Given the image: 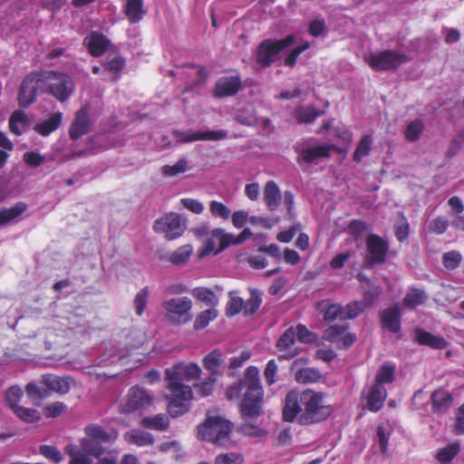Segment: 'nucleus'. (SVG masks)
Masks as SVG:
<instances>
[{"mask_svg":"<svg viewBox=\"0 0 464 464\" xmlns=\"http://www.w3.org/2000/svg\"><path fill=\"white\" fill-rule=\"evenodd\" d=\"M43 383L52 392L59 394H66L70 391V380L66 377H60L54 374H44Z\"/></svg>","mask_w":464,"mask_h":464,"instance_id":"nucleus-22","label":"nucleus"},{"mask_svg":"<svg viewBox=\"0 0 464 464\" xmlns=\"http://www.w3.org/2000/svg\"><path fill=\"white\" fill-rule=\"evenodd\" d=\"M334 149V145L329 144H320L313 146L301 145L298 143L295 147V150L299 154L297 161L299 163H301L302 161L313 163L317 160L328 158L330 156L331 150Z\"/></svg>","mask_w":464,"mask_h":464,"instance_id":"nucleus-15","label":"nucleus"},{"mask_svg":"<svg viewBox=\"0 0 464 464\" xmlns=\"http://www.w3.org/2000/svg\"><path fill=\"white\" fill-rule=\"evenodd\" d=\"M382 325L392 333H399L401 329V312L398 304L384 309L381 314Z\"/></svg>","mask_w":464,"mask_h":464,"instance_id":"nucleus-17","label":"nucleus"},{"mask_svg":"<svg viewBox=\"0 0 464 464\" xmlns=\"http://www.w3.org/2000/svg\"><path fill=\"white\" fill-rule=\"evenodd\" d=\"M193 253V247L191 245H184L173 251L169 256V260L175 266H179L185 264L188 261L190 256Z\"/></svg>","mask_w":464,"mask_h":464,"instance_id":"nucleus-40","label":"nucleus"},{"mask_svg":"<svg viewBox=\"0 0 464 464\" xmlns=\"http://www.w3.org/2000/svg\"><path fill=\"white\" fill-rule=\"evenodd\" d=\"M209 211L215 218L227 220L231 216V210L224 203L218 200H211Z\"/></svg>","mask_w":464,"mask_h":464,"instance_id":"nucleus-50","label":"nucleus"},{"mask_svg":"<svg viewBox=\"0 0 464 464\" xmlns=\"http://www.w3.org/2000/svg\"><path fill=\"white\" fill-rule=\"evenodd\" d=\"M364 303L353 301L343 307L342 320L353 319L357 317L365 309Z\"/></svg>","mask_w":464,"mask_h":464,"instance_id":"nucleus-49","label":"nucleus"},{"mask_svg":"<svg viewBox=\"0 0 464 464\" xmlns=\"http://www.w3.org/2000/svg\"><path fill=\"white\" fill-rule=\"evenodd\" d=\"M233 423L218 414L208 413L206 420L198 426V438L219 447L228 448Z\"/></svg>","mask_w":464,"mask_h":464,"instance_id":"nucleus-4","label":"nucleus"},{"mask_svg":"<svg viewBox=\"0 0 464 464\" xmlns=\"http://www.w3.org/2000/svg\"><path fill=\"white\" fill-rule=\"evenodd\" d=\"M166 319L173 325L188 323L191 318L192 301L187 296L172 297L163 302Z\"/></svg>","mask_w":464,"mask_h":464,"instance_id":"nucleus-5","label":"nucleus"},{"mask_svg":"<svg viewBox=\"0 0 464 464\" xmlns=\"http://www.w3.org/2000/svg\"><path fill=\"white\" fill-rule=\"evenodd\" d=\"M9 127L13 133L21 135L29 127V120L26 114L21 111L13 112L9 120Z\"/></svg>","mask_w":464,"mask_h":464,"instance_id":"nucleus-29","label":"nucleus"},{"mask_svg":"<svg viewBox=\"0 0 464 464\" xmlns=\"http://www.w3.org/2000/svg\"><path fill=\"white\" fill-rule=\"evenodd\" d=\"M315 308L323 314L324 320L333 322L337 318L342 320L343 306L340 304L333 303L330 300L316 302Z\"/></svg>","mask_w":464,"mask_h":464,"instance_id":"nucleus-23","label":"nucleus"},{"mask_svg":"<svg viewBox=\"0 0 464 464\" xmlns=\"http://www.w3.org/2000/svg\"><path fill=\"white\" fill-rule=\"evenodd\" d=\"M281 191L277 184L273 181H267L264 188V201L267 208L271 211L276 210L281 202Z\"/></svg>","mask_w":464,"mask_h":464,"instance_id":"nucleus-24","label":"nucleus"},{"mask_svg":"<svg viewBox=\"0 0 464 464\" xmlns=\"http://www.w3.org/2000/svg\"><path fill=\"white\" fill-rule=\"evenodd\" d=\"M102 443L103 442L100 440H96L86 436L81 440L82 450L89 455L99 458L104 452V448L102 445Z\"/></svg>","mask_w":464,"mask_h":464,"instance_id":"nucleus-39","label":"nucleus"},{"mask_svg":"<svg viewBox=\"0 0 464 464\" xmlns=\"http://www.w3.org/2000/svg\"><path fill=\"white\" fill-rule=\"evenodd\" d=\"M90 121L86 108L80 109L70 128V137L76 140L89 131Z\"/></svg>","mask_w":464,"mask_h":464,"instance_id":"nucleus-19","label":"nucleus"},{"mask_svg":"<svg viewBox=\"0 0 464 464\" xmlns=\"http://www.w3.org/2000/svg\"><path fill=\"white\" fill-rule=\"evenodd\" d=\"M159 450L162 452H172L176 460L182 459L186 456L185 450L178 440L162 442L159 446Z\"/></svg>","mask_w":464,"mask_h":464,"instance_id":"nucleus-48","label":"nucleus"},{"mask_svg":"<svg viewBox=\"0 0 464 464\" xmlns=\"http://www.w3.org/2000/svg\"><path fill=\"white\" fill-rule=\"evenodd\" d=\"M427 295L424 291L420 289H411L403 299V304L406 306L414 308L425 302Z\"/></svg>","mask_w":464,"mask_h":464,"instance_id":"nucleus-47","label":"nucleus"},{"mask_svg":"<svg viewBox=\"0 0 464 464\" xmlns=\"http://www.w3.org/2000/svg\"><path fill=\"white\" fill-rule=\"evenodd\" d=\"M83 43L92 56H101L111 47L110 40L98 32H92L84 38Z\"/></svg>","mask_w":464,"mask_h":464,"instance_id":"nucleus-16","label":"nucleus"},{"mask_svg":"<svg viewBox=\"0 0 464 464\" xmlns=\"http://www.w3.org/2000/svg\"><path fill=\"white\" fill-rule=\"evenodd\" d=\"M395 365L383 363L376 372L374 383L380 387L392 383L395 379Z\"/></svg>","mask_w":464,"mask_h":464,"instance_id":"nucleus-30","label":"nucleus"},{"mask_svg":"<svg viewBox=\"0 0 464 464\" xmlns=\"http://www.w3.org/2000/svg\"><path fill=\"white\" fill-rule=\"evenodd\" d=\"M14 412L20 420L27 423L37 422L42 418L39 411L24 406L16 407Z\"/></svg>","mask_w":464,"mask_h":464,"instance_id":"nucleus-45","label":"nucleus"},{"mask_svg":"<svg viewBox=\"0 0 464 464\" xmlns=\"http://www.w3.org/2000/svg\"><path fill=\"white\" fill-rule=\"evenodd\" d=\"M389 243L381 237L372 234L366 239L365 264L368 266L382 265L386 260Z\"/></svg>","mask_w":464,"mask_h":464,"instance_id":"nucleus-12","label":"nucleus"},{"mask_svg":"<svg viewBox=\"0 0 464 464\" xmlns=\"http://www.w3.org/2000/svg\"><path fill=\"white\" fill-rule=\"evenodd\" d=\"M244 306V301L239 296H230V299L227 304L226 314L228 316H234L239 314Z\"/></svg>","mask_w":464,"mask_h":464,"instance_id":"nucleus-61","label":"nucleus"},{"mask_svg":"<svg viewBox=\"0 0 464 464\" xmlns=\"http://www.w3.org/2000/svg\"><path fill=\"white\" fill-rule=\"evenodd\" d=\"M222 362V353L218 350L210 352L205 356L203 360L204 368L212 375H215L218 372V369L220 368Z\"/></svg>","mask_w":464,"mask_h":464,"instance_id":"nucleus-37","label":"nucleus"},{"mask_svg":"<svg viewBox=\"0 0 464 464\" xmlns=\"http://www.w3.org/2000/svg\"><path fill=\"white\" fill-rule=\"evenodd\" d=\"M261 303L262 298L260 294L257 291H253L251 293V297L246 301L245 304L246 313L249 314H255L261 305Z\"/></svg>","mask_w":464,"mask_h":464,"instance_id":"nucleus-63","label":"nucleus"},{"mask_svg":"<svg viewBox=\"0 0 464 464\" xmlns=\"http://www.w3.org/2000/svg\"><path fill=\"white\" fill-rule=\"evenodd\" d=\"M200 373L201 369L195 362H180L166 371L168 388L171 394L168 412L171 417L178 418L188 411L193 392L191 387L184 382L197 380Z\"/></svg>","mask_w":464,"mask_h":464,"instance_id":"nucleus-1","label":"nucleus"},{"mask_svg":"<svg viewBox=\"0 0 464 464\" xmlns=\"http://www.w3.org/2000/svg\"><path fill=\"white\" fill-rule=\"evenodd\" d=\"M39 451L44 458L55 464L62 462L63 459L62 452L54 446L41 445Z\"/></svg>","mask_w":464,"mask_h":464,"instance_id":"nucleus-55","label":"nucleus"},{"mask_svg":"<svg viewBox=\"0 0 464 464\" xmlns=\"http://www.w3.org/2000/svg\"><path fill=\"white\" fill-rule=\"evenodd\" d=\"M23 391L18 386H12L5 392V400L8 406L14 411L16 407H20L18 403L23 397Z\"/></svg>","mask_w":464,"mask_h":464,"instance_id":"nucleus-54","label":"nucleus"},{"mask_svg":"<svg viewBox=\"0 0 464 464\" xmlns=\"http://www.w3.org/2000/svg\"><path fill=\"white\" fill-rule=\"evenodd\" d=\"M244 457L237 452L221 453L215 458V464H243Z\"/></svg>","mask_w":464,"mask_h":464,"instance_id":"nucleus-57","label":"nucleus"},{"mask_svg":"<svg viewBox=\"0 0 464 464\" xmlns=\"http://www.w3.org/2000/svg\"><path fill=\"white\" fill-rule=\"evenodd\" d=\"M39 92H44L42 72L27 74L20 84L17 96L19 105L24 108L30 106Z\"/></svg>","mask_w":464,"mask_h":464,"instance_id":"nucleus-10","label":"nucleus"},{"mask_svg":"<svg viewBox=\"0 0 464 464\" xmlns=\"http://www.w3.org/2000/svg\"><path fill=\"white\" fill-rule=\"evenodd\" d=\"M173 135L179 142H193L197 140H221L227 137V131L218 130H176Z\"/></svg>","mask_w":464,"mask_h":464,"instance_id":"nucleus-14","label":"nucleus"},{"mask_svg":"<svg viewBox=\"0 0 464 464\" xmlns=\"http://www.w3.org/2000/svg\"><path fill=\"white\" fill-rule=\"evenodd\" d=\"M243 394L240 412L243 417L256 418L262 412L264 392L260 382L259 371L256 366L246 369L244 378L227 391L229 400L237 399Z\"/></svg>","mask_w":464,"mask_h":464,"instance_id":"nucleus-3","label":"nucleus"},{"mask_svg":"<svg viewBox=\"0 0 464 464\" xmlns=\"http://www.w3.org/2000/svg\"><path fill=\"white\" fill-rule=\"evenodd\" d=\"M14 145L6 135L0 131V169L5 166L9 157L8 152L13 150Z\"/></svg>","mask_w":464,"mask_h":464,"instance_id":"nucleus-58","label":"nucleus"},{"mask_svg":"<svg viewBox=\"0 0 464 464\" xmlns=\"http://www.w3.org/2000/svg\"><path fill=\"white\" fill-rule=\"evenodd\" d=\"M232 234L227 233L222 228H215L211 230L204 246L199 252V256L203 257L211 253L218 254L231 246Z\"/></svg>","mask_w":464,"mask_h":464,"instance_id":"nucleus-13","label":"nucleus"},{"mask_svg":"<svg viewBox=\"0 0 464 464\" xmlns=\"http://www.w3.org/2000/svg\"><path fill=\"white\" fill-rule=\"evenodd\" d=\"M186 221L180 215L169 212L156 219L153 229L156 233L163 235L167 240L180 237L186 230Z\"/></svg>","mask_w":464,"mask_h":464,"instance_id":"nucleus-9","label":"nucleus"},{"mask_svg":"<svg viewBox=\"0 0 464 464\" xmlns=\"http://www.w3.org/2000/svg\"><path fill=\"white\" fill-rule=\"evenodd\" d=\"M298 414L302 424L315 423L325 420L331 414V408L324 404L321 392L290 391L285 399L284 420L291 422Z\"/></svg>","mask_w":464,"mask_h":464,"instance_id":"nucleus-2","label":"nucleus"},{"mask_svg":"<svg viewBox=\"0 0 464 464\" xmlns=\"http://www.w3.org/2000/svg\"><path fill=\"white\" fill-rule=\"evenodd\" d=\"M321 115V112L312 107H300L295 111V117L300 122H312Z\"/></svg>","mask_w":464,"mask_h":464,"instance_id":"nucleus-53","label":"nucleus"},{"mask_svg":"<svg viewBox=\"0 0 464 464\" xmlns=\"http://www.w3.org/2000/svg\"><path fill=\"white\" fill-rule=\"evenodd\" d=\"M169 421L165 414L160 413L152 417H144L140 425L157 430H164L169 427Z\"/></svg>","mask_w":464,"mask_h":464,"instance_id":"nucleus-36","label":"nucleus"},{"mask_svg":"<svg viewBox=\"0 0 464 464\" xmlns=\"http://www.w3.org/2000/svg\"><path fill=\"white\" fill-rule=\"evenodd\" d=\"M321 378V372L317 369L311 367L299 369L295 373V381L303 384L317 382Z\"/></svg>","mask_w":464,"mask_h":464,"instance_id":"nucleus-33","label":"nucleus"},{"mask_svg":"<svg viewBox=\"0 0 464 464\" xmlns=\"http://www.w3.org/2000/svg\"><path fill=\"white\" fill-rule=\"evenodd\" d=\"M145 11L142 0H128L125 5V14L131 24L141 20Z\"/></svg>","mask_w":464,"mask_h":464,"instance_id":"nucleus-32","label":"nucleus"},{"mask_svg":"<svg viewBox=\"0 0 464 464\" xmlns=\"http://www.w3.org/2000/svg\"><path fill=\"white\" fill-rule=\"evenodd\" d=\"M188 163L185 158L179 159L174 165H165L161 168V174L165 177H175L188 169Z\"/></svg>","mask_w":464,"mask_h":464,"instance_id":"nucleus-46","label":"nucleus"},{"mask_svg":"<svg viewBox=\"0 0 464 464\" xmlns=\"http://www.w3.org/2000/svg\"><path fill=\"white\" fill-rule=\"evenodd\" d=\"M416 339L420 344L427 345L434 349H444L447 346L446 340L439 335H434L423 330L416 332Z\"/></svg>","mask_w":464,"mask_h":464,"instance_id":"nucleus-26","label":"nucleus"},{"mask_svg":"<svg viewBox=\"0 0 464 464\" xmlns=\"http://www.w3.org/2000/svg\"><path fill=\"white\" fill-rule=\"evenodd\" d=\"M125 65L124 60L120 56H115L103 64L102 72L104 80H116L119 73Z\"/></svg>","mask_w":464,"mask_h":464,"instance_id":"nucleus-31","label":"nucleus"},{"mask_svg":"<svg viewBox=\"0 0 464 464\" xmlns=\"http://www.w3.org/2000/svg\"><path fill=\"white\" fill-rule=\"evenodd\" d=\"M346 330L347 327L345 325H332L324 331V339L337 344L342 339L343 335L345 334Z\"/></svg>","mask_w":464,"mask_h":464,"instance_id":"nucleus-52","label":"nucleus"},{"mask_svg":"<svg viewBox=\"0 0 464 464\" xmlns=\"http://www.w3.org/2000/svg\"><path fill=\"white\" fill-rule=\"evenodd\" d=\"M44 92H50L58 101H66L73 92L72 81L64 74L53 71L42 72Z\"/></svg>","mask_w":464,"mask_h":464,"instance_id":"nucleus-6","label":"nucleus"},{"mask_svg":"<svg viewBox=\"0 0 464 464\" xmlns=\"http://www.w3.org/2000/svg\"><path fill=\"white\" fill-rule=\"evenodd\" d=\"M86 436L100 440L103 443L115 440L118 437L117 433L110 434L102 426L96 423H91L84 428Z\"/></svg>","mask_w":464,"mask_h":464,"instance_id":"nucleus-28","label":"nucleus"},{"mask_svg":"<svg viewBox=\"0 0 464 464\" xmlns=\"http://www.w3.org/2000/svg\"><path fill=\"white\" fill-rule=\"evenodd\" d=\"M150 288L148 286H145L141 288L135 295L133 299V307L135 310V314L139 316H141L143 313L145 312L148 301L150 297Z\"/></svg>","mask_w":464,"mask_h":464,"instance_id":"nucleus-41","label":"nucleus"},{"mask_svg":"<svg viewBox=\"0 0 464 464\" xmlns=\"http://www.w3.org/2000/svg\"><path fill=\"white\" fill-rule=\"evenodd\" d=\"M67 410L68 407L65 403L62 401H55L46 405L44 408V414L47 418H56L66 412Z\"/></svg>","mask_w":464,"mask_h":464,"instance_id":"nucleus-59","label":"nucleus"},{"mask_svg":"<svg viewBox=\"0 0 464 464\" xmlns=\"http://www.w3.org/2000/svg\"><path fill=\"white\" fill-rule=\"evenodd\" d=\"M63 120L62 112H54L53 113L46 121L38 123L34 126V130H36L42 136H48L53 131L57 130Z\"/></svg>","mask_w":464,"mask_h":464,"instance_id":"nucleus-27","label":"nucleus"},{"mask_svg":"<svg viewBox=\"0 0 464 464\" xmlns=\"http://www.w3.org/2000/svg\"><path fill=\"white\" fill-rule=\"evenodd\" d=\"M386 398V390L373 383L365 395L368 410L374 412L378 411L382 407Z\"/></svg>","mask_w":464,"mask_h":464,"instance_id":"nucleus-20","label":"nucleus"},{"mask_svg":"<svg viewBox=\"0 0 464 464\" xmlns=\"http://www.w3.org/2000/svg\"><path fill=\"white\" fill-rule=\"evenodd\" d=\"M241 87V80L238 76H224L216 83L215 93L218 97L232 96Z\"/></svg>","mask_w":464,"mask_h":464,"instance_id":"nucleus-18","label":"nucleus"},{"mask_svg":"<svg viewBox=\"0 0 464 464\" xmlns=\"http://www.w3.org/2000/svg\"><path fill=\"white\" fill-rule=\"evenodd\" d=\"M459 451V444L458 442H453L447 447L440 449L436 458L440 463H448L453 459V458Z\"/></svg>","mask_w":464,"mask_h":464,"instance_id":"nucleus-51","label":"nucleus"},{"mask_svg":"<svg viewBox=\"0 0 464 464\" xmlns=\"http://www.w3.org/2000/svg\"><path fill=\"white\" fill-rule=\"evenodd\" d=\"M365 63L373 70L388 71L396 69L401 64L408 62L404 53L396 51H383L381 53H370L364 56Z\"/></svg>","mask_w":464,"mask_h":464,"instance_id":"nucleus-7","label":"nucleus"},{"mask_svg":"<svg viewBox=\"0 0 464 464\" xmlns=\"http://www.w3.org/2000/svg\"><path fill=\"white\" fill-rule=\"evenodd\" d=\"M26 205L23 202H18L9 208H3L0 210V226H4L19 217L26 210Z\"/></svg>","mask_w":464,"mask_h":464,"instance_id":"nucleus-34","label":"nucleus"},{"mask_svg":"<svg viewBox=\"0 0 464 464\" xmlns=\"http://www.w3.org/2000/svg\"><path fill=\"white\" fill-rule=\"evenodd\" d=\"M461 258V255L457 251L447 252L443 256V265L448 269H454L459 265Z\"/></svg>","mask_w":464,"mask_h":464,"instance_id":"nucleus-64","label":"nucleus"},{"mask_svg":"<svg viewBox=\"0 0 464 464\" xmlns=\"http://www.w3.org/2000/svg\"><path fill=\"white\" fill-rule=\"evenodd\" d=\"M294 43L295 36L293 34H288L281 40L267 39L263 41L258 47L256 62L263 66L269 65L278 59L281 51L289 47Z\"/></svg>","mask_w":464,"mask_h":464,"instance_id":"nucleus-8","label":"nucleus"},{"mask_svg":"<svg viewBox=\"0 0 464 464\" xmlns=\"http://www.w3.org/2000/svg\"><path fill=\"white\" fill-rule=\"evenodd\" d=\"M71 459L69 464H92V459L82 450L74 445H68L65 449Z\"/></svg>","mask_w":464,"mask_h":464,"instance_id":"nucleus-42","label":"nucleus"},{"mask_svg":"<svg viewBox=\"0 0 464 464\" xmlns=\"http://www.w3.org/2000/svg\"><path fill=\"white\" fill-rule=\"evenodd\" d=\"M124 440L138 447H146L154 443V437L151 433L139 429H132L123 435Z\"/></svg>","mask_w":464,"mask_h":464,"instance_id":"nucleus-25","label":"nucleus"},{"mask_svg":"<svg viewBox=\"0 0 464 464\" xmlns=\"http://www.w3.org/2000/svg\"><path fill=\"white\" fill-rule=\"evenodd\" d=\"M191 295L198 301L203 302L209 306H215L218 303V298L215 293L207 287H195L191 290Z\"/></svg>","mask_w":464,"mask_h":464,"instance_id":"nucleus-38","label":"nucleus"},{"mask_svg":"<svg viewBox=\"0 0 464 464\" xmlns=\"http://www.w3.org/2000/svg\"><path fill=\"white\" fill-rule=\"evenodd\" d=\"M309 47L310 44L308 42H304L301 45L293 48L285 58V64L286 66L293 67L296 63L299 55Z\"/></svg>","mask_w":464,"mask_h":464,"instance_id":"nucleus-60","label":"nucleus"},{"mask_svg":"<svg viewBox=\"0 0 464 464\" xmlns=\"http://www.w3.org/2000/svg\"><path fill=\"white\" fill-rule=\"evenodd\" d=\"M372 138L371 135L366 134L362 136L353 153V160L360 162L363 158L368 156L372 149Z\"/></svg>","mask_w":464,"mask_h":464,"instance_id":"nucleus-43","label":"nucleus"},{"mask_svg":"<svg viewBox=\"0 0 464 464\" xmlns=\"http://www.w3.org/2000/svg\"><path fill=\"white\" fill-rule=\"evenodd\" d=\"M423 130V123L420 120L411 121L405 130V138L409 141L417 140Z\"/></svg>","mask_w":464,"mask_h":464,"instance_id":"nucleus-56","label":"nucleus"},{"mask_svg":"<svg viewBox=\"0 0 464 464\" xmlns=\"http://www.w3.org/2000/svg\"><path fill=\"white\" fill-rule=\"evenodd\" d=\"M152 401L153 398L145 389L134 386L129 390L125 398L121 400L119 411L121 413H133L148 408L152 404Z\"/></svg>","mask_w":464,"mask_h":464,"instance_id":"nucleus-11","label":"nucleus"},{"mask_svg":"<svg viewBox=\"0 0 464 464\" xmlns=\"http://www.w3.org/2000/svg\"><path fill=\"white\" fill-rule=\"evenodd\" d=\"M433 408L436 411H445L452 402L451 395L443 390L435 391L431 395Z\"/></svg>","mask_w":464,"mask_h":464,"instance_id":"nucleus-35","label":"nucleus"},{"mask_svg":"<svg viewBox=\"0 0 464 464\" xmlns=\"http://www.w3.org/2000/svg\"><path fill=\"white\" fill-rule=\"evenodd\" d=\"M218 310L214 307L207 309L198 314L194 321V328L196 330H202L206 328L208 324L218 317Z\"/></svg>","mask_w":464,"mask_h":464,"instance_id":"nucleus-44","label":"nucleus"},{"mask_svg":"<svg viewBox=\"0 0 464 464\" xmlns=\"http://www.w3.org/2000/svg\"><path fill=\"white\" fill-rule=\"evenodd\" d=\"M180 202L185 208L197 215L203 213L205 209L204 204L195 198H184Z\"/></svg>","mask_w":464,"mask_h":464,"instance_id":"nucleus-62","label":"nucleus"},{"mask_svg":"<svg viewBox=\"0 0 464 464\" xmlns=\"http://www.w3.org/2000/svg\"><path fill=\"white\" fill-rule=\"evenodd\" d=\"M295 343V330L293 327H290L285 330L277 342V348L281 353H284L282 354L284 358L290 359L297 354V350L293 349Z\"/></svg>","mask_w":464,"mask_h":464,"instance_id":"nucleus-21","label":"nucleus"}]
</instances>
